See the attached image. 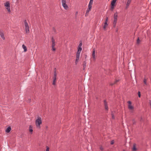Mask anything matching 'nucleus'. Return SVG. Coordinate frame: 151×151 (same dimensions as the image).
<instances>
[{
  "instance_id": "obj_1",
  "label": "nucleus",
  "mask_w": 151,
  "mask_h": 151,
  "mask_svg": "<svg viewBox=\"0 0 151 151\" xmlns=\"http://www.w3.org/2000/svg\"><path fill=\"white\" fill-rule=\"evenodd\" d=\"M42 123V119L41 117H38L35 121V124L38 128H40V125Z\"/></svg>"
},
{
  "instance_id": "obj_2",
  "label": "nucleus",
  "mask_w": 151,
  "mask_h": 151,
  "mask_svg": "<svg viewBox=\"0 0 151 151\" xmlns=\"http://www.w3.org/2000/svg\"><path fill=\"white\" fill-rule=\"evenodd\" d=\"M24 26L26 33H28L29 32V27L26 20H25L24 21Z\"/></svg>"
},
{
  "instance_id": "obj_3",
  "label": "nucleus",
  "mask_w": 151,
  "mask_h": 151,
  "mask_svg": "<svg viewBox=\"0 0 151 151\" xmlns=\"http://www.w3.org/2000/svg\"><path fill=\"white\" fill-rule=\"evenodd\" d=\"M127 103L128 104V108L130 110V111L132 112L134 110V107L132 105V103L130 101H128Z\"/></svg>"
},
{
  "instance_id": "obj_4",
  "label": "nucleus",
  "mask_w": 151,
  "mask_h": 151,
  "mask_svg": "<svg viewBox=\"0 0 151 151\" xmlns=\"http://www.w3.org/2000/svg\"><path fill=\"white\" fill-rule=\"evenodd\" d=\"M92 58L94 61H95L96 59V56L95 54V48L93 49V51L92 54Z\"/></svg>"
},
{
  "instance_id": "obj_5",
  "label": "nucleus",
  "mask_w": 151,
  "mask_h": 151,
  "mask_svg": "<svg viewBox=\"0 0 151 151\" xmlns=\"http://www.w3.org/2000/svg\"><path fill=\"white\" fill-rule=\"evenodd\" d=\"M0 36L3 40H5V39L4 33V32L2 29H0Z\"/></svg>"
},
{
  "instance_id": "obj_6",
  "label": "nucleus",
  "mask_w": 151,
  "mask_h": 151,
  "mask_svg": "<svg viewBox=\"0 0 151 151\" xmlns=\"http://www.w3.org/2000/svg\"><path fill=\"white\" fill-rule=\"evenodd\" d=\"M117 0H112L111 3V8L112 9H114V6H115V3Z\"/></svg>"
},
{
  "instance_id": "obj_7",
  "label": "nucleus",
  "mask_w": 151,
  "mask_h": 151,
  "mask_svg": "<svg viewBox=\"0 0 151 151\" xmlns=\"http://www.w3.org/2000/svg\"><path fill=\"white\" fill-rule=\"evenodd\" d=\"M56 77L57 75H56V74L55 73V74H54L53 77V82L52 85H55L56 81Z\"/></svg>"
},
{
  "instance_id": "obj_8",
  "label": "nucleus",
  "mask_w": 151,
  "mask_h": 151,
  "mask_svg": "<svg viewBox=\"0 0 151 151\" xmlns=\"http://www.w3.org/2000/svg\"><path fill=\"white\" fill-rule=\"evenodd\" d=\"M80 55L76 54V59L75 61V64L76 65L77 64L78 62L79 59Z\"/></svg>"
},
{
  "instance_id": "obj_9",
  "label": "nucleus",
  "mask_w": 151,
  "mask_h": 151,
  "mask_svg": "<svg viewBox=\"0 0 151 151\" xmlns=\"http://www.w3.org/2000/svg\"><path fill=\"white\" fill-rule=\"evenodd\" d=\"M137 150L136 144L133 145V147L132 149V151H137Z\"/></svg>"
},
{
  "instance_id": "obj_10",
  "label": "nucleus",
  "mask_w": 151,
  "mask_h": 151,
  "mask_svg": "<svg viewBox=\"0 0 151 151\" xmlns=\"http://www.w3.org/2000/svg\"><path fill=\"white\" fill-rule=\"evenodd\" d=\"M62 6L64 8V9L65 10H67L68 9V6L66 4V3L62 4Z\"/></svg>"
},
{
  "instance_id": "obj_11",
  "label": "nucleus",
  "mask_w": 151,
  "mask_h": 151,
  "mask_svg": "<svg viewBox=\"0 0 151 151\" xmlns=\"http://www.w3.org/2000/svg\"><path fill=\"white\" fill-rule=\"evenodd\" d=\"M4 6L6 7L9 6H10V3L9 1H6L4 4Z\"/></svg>"
},
{
  "instance_id": "obj_12",
  "label": "nucleus",
  "mask_w": 151,
  "mask_h": 151,
  "mask_svg": "<svg viewBox=\"0 0 151 151\" xmlns=\"http://www.w3.org/2000/svg\"><path fill=\"white\" fill-rule=\"evenodd\" d=\"M131 0H127V3L126 6V9H127L129 6L130 3L131 2Z\"/></svg>"
},
{
  "instance_id": "obj_13",
  "label": "nucleus",
  "mask_w": 151,
  "mask_h": 151,
  "mask_svg": "<svg viewBox=\"0 0 151 151\" xmlns=\"http://www.w3.org/2000/svg\"><path fill=\"white\" fill-rule=\"evenodd\" d=\"M104 105L105 108V109L106 110H108V106H107V103L105 101H104Z\"/></svg>"
},
{
  "instance_id": "obj_14",
  "label": "nucleus",
  "mask_w": 151,
  "mask_h": 151,
  "mask_svg": "<svg viewBox=\"0 0 151 151\" xmlns=\"http://www.w3.org/2000/svg\"><path fill=\"white\" fill-rule=\"evenodd\" d=\"M29 131L31 133V134H32L33 132L32 127L31 125H30L29 127Z\"/></svg>"
},
{
  "instance_id": "obj_15",
  "label": "nucleus",
  "mask_w": 151,
  "mask_h": 151,
  "mask_svg": "<svg viewBox=\"0 0 151 151\" xmlns=\"http://www.w3.org/2000/svg\"><path fill=\"white\" fill-rule=\"evenodd\" d=\"M11 130V128L10 127H8L6 129V132L7 133L9 132Z\"/></svg>"
},
{
  "instance_id": "obj_16",
  "label": "nucleus",
  "mask_w": 151,
  "mask_h": 151,
  "mask_svg": "<svg viewBox=\"0 0 151 151\" xmlns=\"http://www.w3.org/2000/svg\"><path fill=\"white\" fill-rule=\"evenodd\" d=\"M52 47H55V40L53 39V37H52Z\"/></svg>"
},
{
  "instance_id": "obj_17",
  "label": "nucleus",
  "mask_w": 151,
  "mask_h": 151,
  "mask_svg": "<svg viewBox=\"0 0 151 151\" xmlns=\"http://www.w3.org/2000/svg\"><path fill=\"white\" fill-rule=\"evenodd\" d=\"M93 4L92 2H89V4L88 5V9H91L92 7V5Z\"/></svg>"
},
{
  "instance_id": "obj_18",
  "label": "nucleus",
  "mask_w": 151,
  "mask_h": 151,
  "mask_svg": "<svg viewBox=\"0 0 151 151\" xmlns=\"http://www.w3.org/2000/svg\"><path fill=\"white\" fill-rule=\"evenodd\" d=\"M22 47L24 49V51L26 52L27 51V49L26 46L24 45H22Z\"/></svg>"
},
{
  "instance_id": "obj_19",
  "label": "nucleus",
  "mask_w": 151,
  "mask_h": 151,
  "mask_svg": "<svg viewBox=\"0 0 151 151\" xmlns=\"http://www.w3.org/2000/svg\"><path fill=\"white\" fill-rule=\"evenodd\" d=\"M116 21L117 20H116V19H115V20H114V22L113 24V26L114 27H116Z\"/></svg>"
},
{
  "instance_id": "obj_20",
  "label": "nucleus",
  "mask_w": 151,
  "mask_h": 151,
  "mask_svg": "<svg viewBox=\"0 0 151 151\" xmlns=\"http://www.w3.org/2000/svg\"><path fill=\"white\" fill-rule=\"evenodd\" d=\"M119 81V80H116L114 82V83H112V82H111L110 83V85L111 86H113L114 84H116V82L118 81Z\"/></svg>"
},
{
  "instance_id": "obj_21",
  "label": "nucleus",
  "mask_w": 151,
  "mask_h": 151,
  "mask_svg": "<svg viewBox=\"0 0 151 151\" xmlns=\"http://www.w3.org/2000/svg\"><path fill=\"white\" fill-rule=\"evenodd\" d=\"M117 15L116 13H115L114 14V20H117Z\"/></svg>"
},
{
  "instance_id": "obj_22",
  "label": "nucleus",
  "mask_w": 151,
  "mask_h": 151,
  "mask_svg": "<svg viewBox=\"0 0 151 151\" xmlns=\"http://www.w3.org/2000/svg\"><path fill=\"white\" fill-rule=\"evenodd\" d=\"M108 24H104V25L103 26V28L104 29V30H106V27L108 26Z\"/></svg>"
},
{
  "instance_id": "obj_23",
  "label": "nucleus",
  "mask_w": 151,
  "mask_h": 151,
  "mask_svg": "<svg viewBox=\"0 0 151 151\" xmlns=\"http://www.w3.org/2000/svg\"><path fill=\"white\" fill-rule=\"evenodd\" d=\"M6 9L7 10L8 12H10V6L6 7Z\"/></svg>"
},
{
  "instance_id": "obj_24",
  "label": "nucleus",
  "mask_w": 151,
  "mask_h": 151,
  "mask_svg": "<svg viewBox=\"0 0 151 151\" xmlns=\"http://www.w3.org/2000/svg\"><path fill=\"white\" fill-rule=\"evenodd\" d=\"M62 4L66 3V0H62Z\"/></svg>"
},
{
  "instance_id": "obj_25",
  "label": "nucleus",
  "mask_w": 151,
  "mask_h": 151,
  "mask_svg": "<svg viewBox=\"0 0 151 151\" xmlns=\"http://www.w3.org/2000/svg\"><path fill=\"white\" fill-rule=\"evenodd\" d=\"M91 9H88L87 10L86 13V15H88L89 12L90 11Z\"/></svg>"
},
{
  "instance_id": "obj_26",
  "label": "nucleus",
  "mask_w": 151,
  "mask_h": 151,
  "mask_svg": "<svg viewBox=\"0 0 151 151\" xmlns=\"http://www.w3.org/2000/svg\"><path fill=\"white\" fill-rule=\"evenodd\" d=\"M82 48L80 47H78V51H80L81 52L82 50Z\"/></svg>"
},
{
  "instance_id": "obj_27",
  "label": "nucleus",
  "mask_w": 151,
  "mask_h": 151,
  "mask_svg": "<svg viewBox=\"0 0 151 151\" xmlns=\"http://www.w3.org/2000/svg\"><path fill=\"white\" fill-rule=\"evenodd\" d=\"M137 44H139L140 42V40L139 37H138L137 38Z\"/></svg>"
},
{
  "instance_id": "obj_28",
  "label": "nucleus",
  "mask_w": 151,
  "mask_h": 151,
  "mask_svg": "<svg viewBox=\"0 0 151 151\" xmlns=\"http://www.w3.org/2000/svg\"><path fill=\"white\" fill-rule=\"evenodd\" d=\"M111 116H112V118L113 119H115V116L113 114L112 112L111 113Z\"/></svg>"
},
{
  "instance_id": "obj_29",
  "label": "nucleus",
  "mask_w": 151,
  "mask_h": 151,
  "mask_svg": "<svg viewBox=\"0 0 151 151\" xmlns=\"http://www.w3.org/2000/svg\"><path fill=\"white\" fill-rule=\"evenodd\" d=\"M144 83L145 85H147V80L145 79H144Z\"/></svg>"
},
{
  "instance_id": "obj_30",
  "label": "nucleus",
  "mask_w": 151,
  "mask_h": 151,
  "mask_svg": "<svg viewBox=\"0 0 151 151\" xmlns=\"http://www.w3.org/2000/svg\"><path fill=\"white\" fill-rule=\"evenodd\" d=\"M56 74V75H57V73H56V68H55L54 69V74H55V73Z\"/></svg>"
},
{
  "instance_id": "obj_31",
  "label": "nucleus",
  "mask_w": 151,
  "mask_h": 151,
  "mask_svg": "<svg viewBox=\"0 0 151 151\" xmlns=\"http://www.w3.org/2000/svg\"><path fill=\"white\" fill-rule=\"evenodd\" d=\"M86 66V63H83V69H84L85 68Z\"/></svg>"
},
{
  "instance_id": "obj_32",
  "label": "nucleus",
  "mask_w": 151,
  "mask_h": 151,
  "mask_svg": "<svg viewBox=\"0 0 151 151\" xmlns=\"http://www.w3.org/2000/svg\"><path fill=\"white\" fill-rule=\"evenodd\" d=\"M138 96L139 97H140L141 96V94H140V91H138Z\"/></svg>"
},
{
  "instance_id": "obj_33",
  "label": "nucleus",
  "mask_w": 151,
  "mask_h": 151,
  "mask_svg": "<svg viewBox=\"0 0 151 151\" xmlns=\"http://www.w3.org/2000/svg\"><path fill=\"white\" fill-rule=\"evenodd\" d=\"M49 147L48 146H46V151H49Z\"/></svg>"
},
{
  "instance_id": "obj_34",
  "label": "nucleus",
  "mask_w": 151,
  "mask_h": 151,
  "mask_svg": "<svg viewBox=\"0 0 151 151\" xmlns=\"http://www.w3.org/2000/svg\"><path fill=\"white\" fill-rule=\"evenodd\" d=\"M114 140H112L111 142V145H113L114 143Z\"/></svg>"
},
{
  "instance_id": "obj_35",
  "label": "nucleus",
  "mask_w": 151,
  "mask_h": 151,
  "mask_svg": "<svg viewBox=\"0 0 151 151\" xmlns=\"http://www.w3.org/2000/svg\"><path fill=\"white\" fill-rule=\"evenodd\" d=\"M82 45V42H81L79 44L78 47H81V46Z\"/></svg>"
},
{
  "instance_id": "obj_36",
  "label": "nucleus",
  "mask_w": 151,
  "mask_h": 151,
  "mask_svg": "<svg viewBox=\"0 0 151 151\" xmlns=\"http://www.w3.org/2000/svg\"><path fill=\"white\" fill-rule=\"evenodd\" d=\"M100 148V149L101 150H102V151L103 150L104 148L102 147V146Z\"/></svg>"
},
{
  "instance_id": "obj_37",
  "label": "nucleus",
  "mask_w": 151,
  "mask_h": 151,
  "mask_svg": "<svg viewBox=\"0 0 151 151\" xmlns=\"http://www.w3.org/2000/svg\"><path fill=\"white\" fill-rule=\"evenodd\" d=\"M81 52H80V51H78L77 52L76 54L80 55V53H81Z\"/></svg>"
},
{
  "instance_id": "obj_38",
  "label": "nucleus",
  "mask_w": 151,
  "mask_h": 151,
  "mask_svg": "<svg viewBox=\"0 0 151 151\" xmlns=\"http://www.w3.org/2000/svg\"><path fill=\"white\" fill-rule=\"evenodd\" d=\"M52 47V49L53 51H55V48L54 47Z\"/></svg>"
},
{
  "instance_id": "obj_39",
  "label": "nucleus",
  "mask_w": 151,
  "mask_h": 151,
  "mask_svg": "<svg viewBox=\"0 0 151 151\" xmlns=\"http://www.w3.org/2000/svg\"><path fill=\"white\" fill-rule=\"evenodd\" d=\"M107 22H108V21H105L104 22V24H107Z\"/></svg>"
},
{
  "instance_id": "obj_40",
  "label": "nucleus",
  "mask_w": 151,
  "mask_h": 151,
  "mask_svg": "<svg viewBox=\"0 0 151 151\" xmlns=\"http://www.w3.org/2000/svg\"><path fill=\"white\" fill-rule=\"evenodd\" d=\"M105 21H108V17H107L106 18Z\"/></svg>"
},
{
  "instance_id": "obj_41",
  "label": "nucleus",
  "mask_w": 151,
  "mask_h": 151,
  "mask_svg": "<svg viewBox=\"0 0 151 151\" xmlns=\"http://www.w3.org/2000/svg\"><path fill=\"white\" fill-rule=\"evenodd\" d=\"M118 28H116V32H117L118 31Z\"/></svg>"
},
{
  "instance_id": "obj_42",
  "label": "nucleus",
  "mask_w": 151,
  "mask_h": 151,
  "mask_svg": "<svg viewBox=\"0 0 151 151\" xmlns=\"http://www.w3.org/2000/svg\"><path fill=\"white\" fill-rule=\"evenodd\" d=\"M93 0H90V2L93 3Z\"/></svg>"
},
{
  "instance_id": "obj_43",
  "label": "nucleus",
  "mask_w": 151,
  "mask_h": 151,
  "mask_svg": "<svg viewBox=\"0 0 151 151\" xmlns=\"http://www.w3.org/2000/svg\"><path fill=\"white\" fill-rule=\"evenodd\" d=\"M47 128H48V127L47 126H46V129H47Z\"/></svg>"
},
{
  "instance_id": "obj_44",
  "label": "nucleus",
  "mask_w": 151,
  "mask_h": 151,
  "mask_svg": "<svg viewBox=\"0 0 151 151\" xmlns=\"http://www.w3.org/2000/svg\"><path fill=\"white\" fill-rule=\"evenodd\" d=\"M78 13V12H77L76 13V15H77V14Z\"/></svg>"
}]
</instances>
